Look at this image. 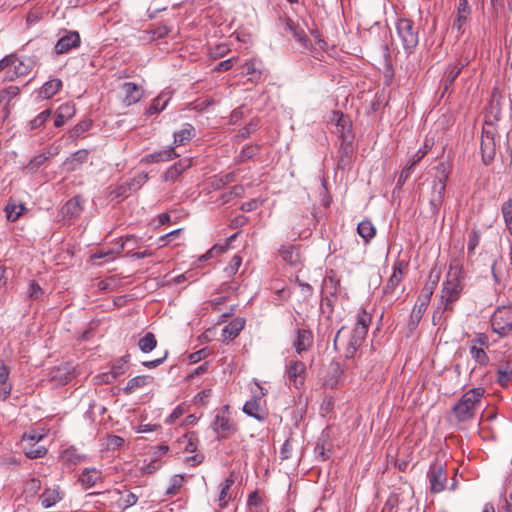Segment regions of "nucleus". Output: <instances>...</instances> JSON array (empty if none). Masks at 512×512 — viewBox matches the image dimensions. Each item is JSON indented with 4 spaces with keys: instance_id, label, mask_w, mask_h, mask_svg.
Segmentation results:
<instances>
[{
    "instance_id": "53",
    "label": "nucleus",
    "mask_w": 512,
    "mask_h": 512,
    "mask_svg": "<svg viewBox=\"0 0 512 512\" xmlns=\"http://www.w3.org/2000/svg\"><path fill=\"white\" fill-rule=\"evenodd\" d=\"M43 295V289L35 282L31 281L28 288V298L37 300Z\"/></svg>"
},
{
    "instance_id": "30",
    "label": "nucleus",
    "mask_w": 512,
    "mask_h": 512,
    "mask_svg": "<svg viewBox=\"0 0 512 512\" xmlns=\"http://www.w3.org/2000/svg\"><path fill=\"white\" fill-rule=\"evenodd\" d=\"M171 96L169 92H162L160 93L151 103L149 108L146 111V114L148 116H151L155 113H159L160 111L164 110L167 103L169 102Z\"/></svg>"
},
{
    "instance_id": "33",
    "label": "nucleus",
    "mask_w": 512,
    "mask_h": 512,
    "mask_svg": "<svg viewBox=\"0 0 512 512\" xmlns=\"http://www.w3.org/2000/svg\"><path fill=\"white\" fill-rule=\"evenodd\" d=\"M23 452L25 456L29 459H36V458H42L44 457L48 450L45 446L39 445L36 443L28 444V443H22Z\"/></svg>"
},
{
    "instance_id": "28",
    "label": "nucleus",
    "mask_w": 512,
    "mask_h": 512,
    "mask_svg": "<svg viewBox=\"0 0 512 512\" xmlns=\"http://www.w3.org/2000/svg\"><path fill=\"white\" fill-rule=\"evenodd\" d=\"M453 309H454V306L439 300V303L433 312L432 323L434 325H442L447 319V316L445 315V313L452 312Z\"/></svg>"
},
{
    "instance_id": "26",
    "label": "nucleus",
    "mask_w": 512,
    "mask_h": 512,
    "mask_svg": "<svg viewBox=\"0 0 512 512\" xmlns=\"http://www.w3.org/2000/svg\"><path fill=\"white\" fill-rule=\"evenodd\" d=\"M151 379L152 378L149 375L135 376L127 382L123 391L126 395L132 394L136 390L149 385L151 383Z\"/></svg>"
},
{
    "instance_id": "27",
    "label": "nucleus",
    "mask_w": 512,
    "mask_h": 512,
    "mask_svg": "<svg viewBox=\"0 0 512 512\" xmlns=\"http://www.w3.org/2000/svg\"><path fill=\"white\" fill-rule=\"evenodd\" d=\"M195 135V128L191 124H185L180 131L174 133V145H184L188 141H190Z\"/></svg>"
},
{
    "instance_id": "38",
    "label": "nucleus",
    "mask_w": 512,
    "mask_h": 512,
    "mask_svg": "<svg viewBox=\"0 0 512 512\" xmlns=\"http://www.w3.org/2000/svg\"><path fill=\"white\" fill-rule=\"evenodd\" d=\"M279 253L283 261L292 266H296L300 262L299 254L293 246L284 247L279 251Z\"/></svg>"
},
{
    "instance_id": "11",
    "label": "nucleus",
    "mask_w": 512,
    "mask_h": 512,
    "mask_svg": "<svg viewBox=\"0 0 512 512\" xmlns=\"http://www.w3.org/2000/svg\"><path fill=\"white\" fill-rule=\"evenodd\" d=\"M433 295V286L432 287H424L421 295L418 297V300L412 310L411 313V321L413 323H418L423 314L425 313L428 304L430 302L431 296Z\"/></svg>"
},
{
    "instance_id": "25",
    "label": "nucleus",
    "mask_w": 512,
    "mask_h": 512,
    "mask_svg": "<svg viewBox=\"0 0 512 512\" xmlns=\"http://www.w3.org/2000/svg\"><path fill=\"white\" fill-rule=\"evenodd\" d=\"M331 122H335L336 133L340 134L343 139H346V134L351 132V123L349 119L341 112H333Z\"/></svg>"
},
{
    "instance_id": "58",
    "label": "nucleus",
    "mask_w": 512,
    "mask_h": 512,
    "mask_svg": "<svg viewBox=\"0 0 512 512\" xmlns=\"http://www.w3.org/2000/svg\"><path fill=\"white\" fill-rule=\"evenodd\" d=\"M40 488H41L40 480H38L36 478H32L25 483L24 491L26 493L34 495L40 490Z\"/></svg>"
},
{
    "instance_id": "13",
    "label": "nucleus",
    "mask_w": 512,
    "mask_h": 512,
    "mask_svg": "<svg viewBox=\"0 0 512 512\" xmlns=\"http://www.w3.org/2000/svg\"><path fill=\"white\" fill-rule=\"evenodd\" d=\"M471 14V7L468 0H458L457 15L454 20L451 29L456 30L458 35L463 33V26L467 22L469 15Z\"/></svg>"
},
{
    "instance_id": "18",
    "label": "nucleus",
    "mask_w": 512,
    "mask_h": 512,
    "mask_svg": "<svg viewBox=\"0 0 512 512\" xmlns=\"http://www.w3.org/2000/svg\"><path fill=\"white\" fill-rule=\"evenodd\" d=\"M192 166V159L191 158H184L181 159L179 162L172 165L163 175L164 181H175L178 179V177L188 168Z\"/></svg>"
},
{
    "instance_id": "57",
    "label": "nucleus",
    "mask_w": 512,
    "mask_h": 512,
    "mask_svg": "<svg viewBox=\"0 0 512 512\" xmlns=\"http://www.w3.org/2000/svg\"><path fill=\"white\" fill-rule=\"evenodd\" d=\"M171 482H172L171 486L166 491V494H168V495H174L177 493V491L181 488V486L184 482V477L181 475H175L171 479Z\"/></svg>"
},
{
    "instance_id": "64",
    "label": "nucleus",
    "mask_w": 512,
    "mask_h": 512,
    "mask_svg": "<svg viewBox=\"0 0 512 512\" xmlns=\"http://www.w3.org/2000/svg\"><path fill=\"white\" fill-rule=\"evenodd\" d=\"M428 152V146L427 144H425V147L424 149L420 148L413 156L412 158L410 159L409 161V166H411L412 168L418 163L420 162L424 156L427 154Z\"/></svg>"
},
{
    "instance_id": "36",
    "label": "nucleus",
    "mask_w": 512,
    "mask_h": 512,
    "mask_svg": "<svg viewBox=\"0 0 512 512\" xmlns=\"http://www.w3.org/2000/svg\"><path fill=\"white\" fill-rule=\"evenodd\" d=\"M60 499L61 497L59 492L52 489L45 490L40 496L41 505L45 508L52 507L59 502Z\"/></svg>"
},
{
    "instance_id": "43",
    "label": "nucleus",
    "mask_w": 512,
    "mask_h": 512,
    "mask_svg": "<svg viewBox=\"0 0 512 512\" xmlns=\"http://www.w3.org/2000/svg\"><path fill=\"white\" fill-rule=\"evenodd\" d=\"M469 351L471 357L479 364V365H487L489 362V357L485 352V348L476 347L475 345H469Z\"/></svg>"
},
{
    "instance_id": "10",
    "label": "nucleus",
    "mask_w": 512,
    "mask_h": 512,
    "mask_svg": "<svg viewBox=\"0 0 512 512\" xmlns=\"http://www.w3.org/2000/svg\"><path fill=\"white\" fill-rule=\"evenodd\" d=\"M428 478L430 489L433 493H439L444 490L447 481V475L446 471L440 464L431 465L428 471Z\"/></svg>"
},
{
    "instance_id": "47",
    "label": "nucleus",
    "mask_w": 512,
    "mask_h": 512,
    "mask_svg": "<svg viewBox=\"0 0 512 512\" xmlns=\"http://www.w3.org/2000/svg\"><path fill=\"white\" fill-rule=\"evenodd\" d=\"M462 68L463 65H453L447 69V71L444 74L445 89H447L448 85H451L454 82V80L460 74Z\"/></svg>"
},
{
    "instance_id": "24",
    "label": "nucleus",
    "mask_w": 512,
    "mask_h": 512,
    "mask_svg": "<svg viewBox=\"0 0 512 512\" xmlns=\"http://www.w3.org/2000/svg\"><path fill=\"white\" fill-rule=\"evenodd\" d=\"M89 151L86 149H81L73 153L69 158L64 162V166L68 171H75L79 168L80 165L88 161Z\"/></svg>"
},
{
    "instance_id": "2",
    "label": "nucleus",
    "mask_w": 512,
    "mask_h": 512,
    "mask_svg": "<svg viewBox=\"0 0 512 512\" xmlns=\"http://www.w3.org/2000/svg\"><path fill=\"white\" fill-rule=\"evenodd\" d=\"M484 392L485 390L483 388L478 387L462 395L460 400L452 408V413L458 422H466L474 418Z\"/></svg>"
},
{
    "instance_id": "42",
    "label": "nucleus",
    "mask_w": 512,
    "mask_h": 512,
    "mask_svg": "<svg viewBox=\"0 0 512 512\" xmlns=\"http://www.w3.org/2000/svg\"><path fill=\"white\" fill-rule=\"evenodd\" d=\"M338 288V281L333 276H326L322 282L321 294H329L331 297H335Z\"/></svg>"
},
{
    "instance_id": "37",
    "label": "nucleus",
    "mask_w": 512,
    "mask_h": 512,
    "mask_svg": "<svg viewBox=\"0 0 512 512\" xmlns=\"http://www.w3.org/2000/svg\"><path fill=\"white\" fill-rule=\"evenodd\" d=\"M60 458L64 464L76 465L81 462L82 455L78 453L77 449L70 447L62 452Z\"/></svg>"
},
{
    "instance_id": "48",
    "label": "nucleus",
    "mask_w": 512,
    "mask_h": 512,
    "mask_svg": "<svg viewBox=\"0 0 512 512\" xmlns=\"http://www.w3.org/2000/svg\"><path fill=\"white\" fill-rule=\"evenodd\" d=\"M502 214L506 223V227L512 234V199L507 200L502 206Z\"/></svg>"
},
{
    "instance_id": "22",
    "label": "nucleus",
    "mask_w": 512,
    "mask_h": 512,
    "mask_svg": "<svg viewBox=\"0 0 512 512\" xmlns=\"http://www.w3.org/2000/svg\"><path fill=\"white\" fill-rule=\"evenodd\" d=\"M245 326L244 318H235L228 325H226L222 330V336L224 340H234L239 333L243 330Z\"/></svg>"
},
{
    "instance_id": "16",
    "label": "nucleus",
    "mask_w": 512,
    "mask_h": 512,
    "mask_svg": "<svg viewBox=\"0 0 512 512\" xmlns=\"http://www.w3.org/2000/svg\"><path fill=\"white\" fill-rule=\"evenodd\" d=\"M34 66L35 61L30 57H26L23 59L17 58V61L14 64H12L13 72L11 75L7 76V79L12 81L15 78L26 76L32 71Z\"/></svg>"
},
{
    "instance_id": "19",
    "label": "nucleus",
    "mask_w": 512,
    "mask_h": 512,
    "mask_svg": "<svg viewBox=\"0 0 512 512\" xmlns=\"http://www.w3.org/2000/svg\"><path fill=\"white\" fill-rule=\"evenodd\" d=\"M74 368L66 363L51 371V379L59 385L67 384L74 377Z\"/></svg>"
},
{
    "instance_id": "45",
    "label": "nucleus",
    "mask_w": 512,
    "mask_h": 512,
    "mask_svg": "<svg viewBox=\"0 0 512 512\" xmlns=\"http://www.w3.org/2000/svg\"><path fill=\"white\" fill-rule=\"evenodd\" d=\"M371 320V315L367 313L365 310H361L357 315L356 323L353 329H362L365 331V333H367Z\"/></svg>"
},
{
    "instance_id": "7",
    "label": "nucleus",
    "mask_w": 512,
    "mask_h": 512,
    "mask_svg": "<svg viewBox=\"0 0 512 512\" xmlns=\"http://www.w3.org/2000/svg\"><path fill=\"white\" fill-rule=\"evenodd\" d=\"M286 374L290 384L296 389H300L304 385L306 366L302 361L290 360L286 366Z\"/></svg>"
},
{
    "instance_id": "1",
    "label": "nucleus",
    "mask_w": 512,
    "mask_h": 512,
    "mask_svg": "<svg viewBox=\"0 0 512 512\" xmlns=\"http://www.w3.org/2000/svg\"><path fill=\"white\" fill-rule=\"evenodd\" d=\"M464 271L462 266L456 261L450 262L446 280L440 294V300L454 306L463 291Z\"/></svg>"
},
{
    "instance_id": "56",
    "label": "nucleus",
    "mask_w": 512,
    "mask_h": 512,
    "mask_svg": "<svg viewBox=\"0 0 512 512\" xmlns=\"http://www.w3.org/2000/svg\"><path fill=\"white\" fill-rule=\"evenodd\" d=\"M42 438H43L42 434H39L35 431H30V432H25L23 434L21 442L28 443V444H33V443L38 444L42 440Z\"/></svg>"
},
{
    "instance_id": "14",
    "label": "nucleus",
    "mask_w": 512,
    "mask_h": 512,
    "mask_svg": "<svg viewBox=\"0 0 512 512\" xmlns=\"http://www.w3.org/2000/svg\"><path fill=\"white\" fill-rule=\"evenodd\" d=\"M480 149L484 164H489L495 156V141L493 135L488 131L482 133Z\"/></svg>"
},
{
    "instance_id": "40",
    "label": "nucleus",
    "mask_w": 512,
    "mask_h": 512,
    "mask_svg": "<svg viewBox=\"0 0 512 512\" xmlns=\"http://www.w3.org/2000/svg\"><path fill=\"white\" fill-rule=\"evenodd\" d=\"M128 357L129 355H125L113 363L110 370V375L112 376L113 379L118 378L119 376L126 372Z\"/></svg>"
},
{
    "instance_id": "21",
    "label": "nucleus",
    "mask_w": 512,
    "mask_h": 512,
    "mask_svg": "<svg viewBox=\"0 0 512 512\" xmlns=\"http://www.w3.org/2000/svg\"><path fill=\"white\" fill-rule=\"evenodd\" d=\"M79 482L86 489L102 482V474L96 468H86L79 476Z\"/></svg>"
},
{
    "instance_id": "9",
    "label": "nucleus",
    "mask_w": 512,
    "mask_h": 512,
    "mask_svg": "<svg viewBox=\"0 0 512 512\" xmlns=\"http://www.w3.org/2000/svg\"><path fill=\"white\" fill-rule=\"evenodd\" d=\"M81 43L80 35L77 31H66L55 44L56 54H65L74 48H78Z\"/></svg>"
},
{
    "instance_id": "15",
    "label": "nucleus",
    "mask_w": 512,
    "mask_h": 512,
    "mask_svg": "<svg viewBox=\"0 0 512 512\" xmlns=\"http://www.w3.org/2000/svg\"><path fill=\"white\" fill-rule=\"evenodd\" d=\"M367 333H365L364 330H356L352 329L351 335L349 337V340L347 342L346 348H345V357L346 358H353L356 351L361 347L363 344Z\"/></svg>"
},
{
    "instance_id": "6",
    "label": "nucleus",
    "mask_w": 512,
    "mask_h": 512,
    "mask_svg": "<svg viewBox=\"0 0 512 512\" xmlns=\"http://www.w3.org/2000/svg\"><path fill=\"white\" fill-rule=\"evenodd\" d=\"M396 28L403 48L407 53H412L419 42L418 29L409 19H399Z\"/></svg>"
},
{
    "instance_id": "62",
    "label": "nucleus",
    "mask_w": 512,
    "mask_h": 512,
    "mask_svg": "<svg viewBox=\"0 0 512 512\" xmlns=\"http://www.w3.org/2000/svg\"><path fill=\"white\" fill-rule=\"evenodd\" d=\"M210 354L208 348H202L196 352H193L189 355V360L191 363H197L203 359H205Z\"/></svg>"
},
{
    "instance_id": "46",
    "label": "nucleus",
    "mask_w": 512,
    "mask_h": 512,
    "mask_svg": "<svg viewBox=\"0 0 512 512\" xmlns=\"http://www.w3.org/2000/svg\"><path fill=\"white\" fill-rule=\"evenodd\" d=\"M51 116V110L46 109L42 111L40 114H38L33 120L30 121L29 125L31 130L40 129L44 126L46 121Z\"/></svg>"
},
{
    "instance_id": "31",
    "label": "nucleus",
    "mask_w": 512,
    "mask_h": 512,
    "mask_svg": "<svg viewBox=\"0 0 512 512\" xmlns=\"http://www.w3.org/2000/svg\"><path fill=\"white\" fill-rule=\"evenodd\" d=\"M243 73L246 75H251L249 80L251 82H258L262 76V70L260 68V62L252 59L245 62L242 66Z\"/></svg>"
},
{
    "instance_id": "29",
    "label": "nucleus",
    "mask_w": 512,
    "mask_h": 512,
    "mask_svg": "<svg viewBox=\"0 0 512 512\" xmlns=\"http://www.w3.org/2000/svg\"><path fill=\"white\" fill-rule=\"evenodd\" d=\"M180 154H178L176 151H175V148L174 147H168L167 149H164L162 151H158V152H155V153H152L150 155L147 156L146 160L147 162H164V161H169V160H172L174 158H177L179 157Z\"/></svg>"
},
{
    "instance_id": "59",
    "label": "nucleus",
    "mask_w": 512,
    "mask_h": 512,
    "mask_svg": "<svg viewBox=\"0 0 512 512\" xmlns=\"http://www.w3.org/2000/svg\"><path fill=\"white\" fill-rule=\"evenodd\" d=\"M57 111L67 119H71L76 113L75 105L69 102L59 106Z\"/></svg>"
},
{
    "instance_id": "4",
    "label": "nucleus",
    "mask_w": 512,
    "mask_h": 512,
    "mask_svg": "<svg viewBox=\"0 0 512 512\" xmlns=\"http://www.w3.org/2000/svg\"><path fill=\"white\" fill-rule=\"evenodd\" d=\"M104 504L108 505L112 510L123 511L137 503L138 497L128 491L113 489L100 493Z\"/></svg>"
},
{
    "instance_id": "61",
    "label": "nucleus",
    "mask_w": 512,
    "mask_h": 512,
    "mask_svg": "<svg viewBox=\"0 0 512 512\" xmlns=\"http://www.w3.org/2000/svg\"><path fill=\"white\" fill-rule=\"evenodd\" d=\"M258 124L254 121H251L249 124H247L245 127H243L237 137L241 139H245L249 137L254 131H256Z\"/></svg>"
},
{
    "instance_id": "12",
    "label": "nucleus",
    "mask_w": 512,
    "mask_h": 512,
    "mask_svg": "<svg viewBox=\"0 0 512 512\" xmlns=\"http://www.w3.org/2000/svg\"><path fill=\"white\" fill-rule=\"evenodd\" d=\"M121 91L123 94L122 101L125 106H131L137 103L143 95L142 89L133 82L123 83Z\"/></svg>"
},
{
    "instance_id": "20",
    "label": "nucleus",
    "mask_w": 512,
    "mask_h": 512,
    "mask_svg": "<svg viewBox=\"0 0 512 512\" xmlns=\"http://www.w3.org/2000/svg\"><path fill=\"white\" fill-rule=\"evenodd\" d=\"M81 198L79 196L68 200L61 208V215L64 219H72L77 217L82 211Z\"/></svg>"
},
{
    "instance_id": "49",
    "label": "nucleus",
    "mask_w": 512,
    "mask_h": 512,
    "mask_svg": "<svg viewBox=\"0 0 512 512\" xmlns=\"http://www.w3.org/2000/svg\"><path fill=\"white\" fill-rule=\"evenodd\" d=\"M242 263V258L234 255L228 266L224 269V273L228 278L233 277L239 270Z\"/></svg>"
},
{
    "instance_id": "60",
    "label": "nucleus",
    "mask_w": 512,
    "mask_h": 512,
    "mask_svg": "<svg viewBox=\"0 0 512 512\" xmlns=\"http://www.w3.org/2000/svg\"><path fill=\"white\" fill-rule=\"evenodd\" d=\"M124 444V439L117 435H109L107 437V448L108 449H117L120 448Z\"/></svg>"
},
{
    "instance_id": "34",
    "label": "nucleus",
    "mask_w": 512,
    "mask_h": 512,
    "mask_svg": "<svg viewBox=\"0 0 512 512\" xmlns=\"http://www.w3.org/2000/svg\"><path fill=\"white\" fill-rule=\"evenodd\" d=\"M62 87L60 79H52L43 84L40 89V96L44 99L52 98Z\"/></svg>"
},
{
    "instance_id": "50",
    "label": "nucleus",
    "mask_w": 512,
    "mask_h": 512,
    "mask_svg": "<svg viewBox=\"0 0 512 512\" xmlns=\"http://www.w3.org/2000/svg\"><path fill=\"white\" fill-rule=\"evenodd\" d=\"M148 180V175L145 173H140L136 175L134 178L127 181L128 183V190L137 191L140 189Z\"/></svg>"
},
{
    "instance_id": "32",
    "label": "nucleus",
    "mask_w": 512,
    "mask_h": 512,
    "mask_svg": "<svg viewBox=\"0 0 512 512\" xmlns=\"http://www.w3.org/2000/svg\"><path fill=\"white\" fill-rule=\"evenodd\" d=\"M356 230L357 234L366 244L369 243L376 235V228L369 220L361 221Z\"/></svg>"
},
{
    "instance_id": "55",
    "label": "nucleus",
    "mask_w": 512,
    "mask_h": 512,
    "mask_svg": "<svg viewBox=\"0 0 512 512\" xmlns=\"http://www.w3.org/2000/svg\"><path fill=\"white\" fill-rule=\"evenodd\" d=\"M469 345H475L476 347L488 348L489 347V338L484 333H478L469 342Z\"/></svg>"
},
{
    "instance_id": "51",
    "label": "nucleus",
    "mask_w": 512,
    "mask_h": 512,
    "mask_svg": "<svg viewBox=\"0 0 512 512\" xmlns=\"http://www.w3.org/2000/svg\"><path fill=\"white\" fill-rule=\"evenodd\" d=\"M92 125L90 120H83L76 124L74 128L70 131V137L75 139L82 135L84 132L88 131Z\"/></svg>"
},
{
    "instance_id": "39",
    "label": "nucleus",
    "mask_w": 512,
    "mask_h": 512,
    "mask_svg": "<svg viewBox=\"0 0 512 512\" xmlns=\"http://www.w3.org/2000/svg\"><path fill=\"white\" fill-rule=\"evenodd\" d=\"M234 482L235 481L233 475H230L228 478L225 479L223 483L220 484V493L218 501L221 507L225 506L227 502L230 500V496H228V491L234 484Z\"/></svg>"
},
{
    "instance_id": "41",
    "label": "nucleus",
    "mask_w": 512,
    "mask_h": 512,
    "mask_svg": "<svg viewBox=\"0 0 512 512\" xmlns=\"http://www.w3.org/2000/svg\"><path fill=\"white\" fill-rule=\"evenodd\" d=\"M157 345L156 337L153 333L148 332L144 337H142L138 346L143 353L151 352Z\"/></svg>"
},
{
    "instance_id": "17",
    "label": "nucleus",
    "mask_w": 512,
    "mask_h": 512,
    "mask_svg": "<svg viewBox=\"0 0 512 512\" xmlns=\"http://www.w3.org/2000/svg\"><path fill=\"white\" fill-rule=\"evenodd\" d=\"M313 334L307 329H298L296 332V339L293 342V347L298 354L310 349L313 345Z\"/></svg>"
},
{
    "instance_id": "3",
    "label": "nucleus",
    "mask_w": 512,
    "mask_h": 512,
    "mask_svg": "<svg viewBox=\"0 0 512 512\" xmlns=\"http://www.w3.org/2000/svg\"><path fill=\"white\" fill-rule=\"evenodd\" d=\"M450 171L444 163L436 166V175L430 185V193L428 196L431 212L436 215L443 204L446 182L449 178Z\"/></svg>"
},
{
    "instance_id": "54",
    "label": "nucleus",
    "mask_w": 512,
    "mask_h": 512,
    "mask_svg": "<svg viewBox=\"0 0 512 512\" xmlns=\"http://www.w3.org/2000/svg\"><path fill=\"white\" fill-rule=\"evenodd\" d=\"M47 159L48 157L45 156V154H39L30 160V162L26 166V169L33 172L37 170L41 165H43Z\"/></svg>"
},
{
    "instance_id": "35",
    "label": "nucleus",
    "mask_w": 512,
    "mask_h": 512,
    "mask_svg": "<svg viewBox=\"0 0 512 512\" xmlns=\"http://www.w3.org/2000/svg\"><path fill=\"white\" fill-rule=\"evenodd\" d=\"M26 210V207L23 204H17L15 202L10 201L5 206L6 217L9 221H16Z\"/></svg>"
},
{
    "instance_id": "44",
    "label": "nucleus",
    "mask_w": 512,
    "mask_h": 512,
    "mask_svg": "<svg viewBox=\"0 0 512 512\" xmlns=\"http://www.w3.org/2000/svg\"><path fill=\"white\" fill-rule=\"evenodd\" d=\"M498 378L497 382L502 386L505 387L508 385L511 375H512V365L509 363L502 365L497 370Z\"/></svg>"
},
{
    "instance_id": "52",
    "label": "nucleus",
    "mask_w": 512,
    "mask_h": 512,
    "mask_svg": "<svg viewBox=\"0 0 512 512\" xmlns=\"http://www.w3.org/2000/svg\"><path fill=\"white\" fill-rule=\"evenodd\" d=\"M260 147L258 145H249L242 149L239 154V160L244 162L253 158L258 152Z\"/></svg>"
},
{
    "instance_id": "8",
    "label": "nucleus",
    "mask_w": 512,
    "mask_h": 512,
    "mask_svg": "<svg viewBox=\"0 0 512 512\" xmlns=\"http://www.w3.org/2000/svg\"><path fill=\"white\" fill-rule=\"evenodd\" d=\"M227 409L228 406L225 407L224 411L217 414L213 423V429L218 434V438H227L237 430L236 425L226 412Z\"/></svg>"
},
{
    "instance_id": "23",
    "label": "nucleus",
    "mask_w": 512,
    "mask_h": 512,
    "mask_svg": "<svg viewBox=\"0 0 512 512\" xmlns=\"http://www.w3.org/2000/svg\"><path fill=\"white\" fill-rule=\"evenodd\" d=\"M243 412L247 415L257 419L258 421H263L266 418V412L262 408L259 399H251L247 401L243 406Z\"/></svg>"
},
{
    "instance_id": "5",
    "label": "nucleus",
    "mask_w": 512,
    "mask_h": 512,
    "mask_svg": "<svg viewBox=\"0 0 512 512\" xmlns=\"http://www.w3.org/2000/svg\"><path fill=\"white\" fill-rule=\"evenodd\" d=\"M404 263L397 261L393 265V272L383 288L382 302L391 306L401 295L398 287L403 278Z\"/></svg>"
},
{
    "instance_id": "63",
    "label": "nucleus",
    "mask_w": 512,
    "mask_h": 512,
    "mask_svg": "<svg viewBox=\"0 0 512 512\" xmlns=\"http://www.w3.org/2000/svg\"><path fill=\"white\" fill-rule=\"evenodd\" d=\"M185 441V450L187 452L193 453L197 450V438L194 434L185 435L184 436Z\"/></svg>"
}]
</instances>
